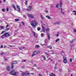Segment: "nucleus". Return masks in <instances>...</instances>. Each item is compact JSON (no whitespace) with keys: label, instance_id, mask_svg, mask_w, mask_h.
Here are the masks:
<instances>
[{"label":"nucleus","instance_id":"nucleus-1","mask_svg":"<svg viewBox=\"0 0 76 76\" xmlns=\"http://www.w3.org/2000/svg\"><path fill=\"white\" fill-rule=\"evenodd\" d=\"M31 24L33 27L35 28L36 26L38 24V22H37V20H34L31 21Z\"/></svg>","mask_w":76,"mask_h":76},{"label":"nucleus","instance_id":"nucleus-2","mask_svg":"<svg viewBox=\"0 0 76 76\" xmlns=\"http://www.w3.org/2000/svg\"><path fill=\"white\" fill-rule=\"evenodd\" d=\"M18 72H15V70H13L10 72L11 75H13V76H16V75H18Z\"/></svg>","mask_w":76,"mask_h":76},{"label":"nucleus","instance_id":"nucleus-3","mask_svg":"<svg viewBox=\"0 0 76 76\" xmlns=\"http://www.w3.org/2000/svg\"><path fill=\"white\" fill-rule=\"evenodd\" d=\"M27 15L28 17H29V18H30L32 19H34V15L32 14H27Z\"/></svg>","mask_w":76,"mask_h":76},{"label":"nucleus","instance_id":"nucleus-4","mask_svg":"<svg viewBox=\"0 0 76 76\" xmlns=\"http://www.w3.org/2000/svg\"><path fill=\"white\" fill-rule=\"evenodd\" d=\"M64 61L63 62L64 63L66 64L67 63V59L66 58V57H64Z\"/></svg>","mask_w":76,"mask_h":76},{"label":"nucleus","instance_id":"nucleus-5","mask_svg":"<svg viewBox=\"0 0 76 76\" xmlns=\"http://www.w3.org/2000/svg\"><path fill=\"white\" fill-rule=\"evenodd\" d=\"M39 52H37L36 51H35L33 52V54L32 55V56L33 57L35 55H37V54H39Z\"/></svg>","mask_w":76,"mask_h":76},{"label":"nucleus","instance_id":"nucleus-6","mask_svg":"<svg viewBox=\"0 0 76 76\" xmlns=\"http://www.w3.org/2000/svg\"><path fill=\"white\" fill-rule=\"evenodd\" d=\"M32 6H29L28 9H26V10L27 11H31L32 10Z\"/></svg>","mask_w":76,"mask_h":76},{"label":"nucleus","instance_id":"nucleus-7","mask_svg":"<svg viewBox=\"0 0 76 76\" xmlns=\"http://www.w3.org/2000/svg\"><path fill=\"white\" fill-rule=\"evenodd\" d=\"M4 34L6 37L10 36V34L9 32L6 33H5Z\"/></svg>","mask_w":76,"mask_h":76},{"label":"nucleus","instance_id":"nucleus-8","mask_svg":"<svg viewBox=\"0 0 76 76\" xmlns=\"http://www.w3.org/2000/svg\"><path fill=\"white\" fill-rule=\"evenodd\" d=\"M32 33L34 35V37H36V38H37V36L38 35V34H37L36 33H35L34 32H33Z\"/></svg>","mask_w":76,"mask_h":76},{"label":"nucleus","instance_id":"nucleus-9","mask_svg":"<svg viewBox=\"0 0 76 76\" xmlns=\"http://www.w3.org/2000/svg\"><path fill=\"white\" fill-rule=\"evenodd\" d=\"M17 11L18 12H20V7L18 5H17Z\"/></svg>","mask_w":76,"mask_h":76},{"label":"nucleus","instance_id":"nucleus-10","mask_svg":"<svg viewBox=\"0 0 76 76\" xmlns=\"http://www.w3.org/2000/svg\"><path fill=\"white\" fill-rule=\"evenodd\" d=\"M29 73H23L22 74V75H29Z\"/></svg>","mask_w":76,"mask_h":76},{"label":"nucleus","instance_id":"nucleus-11","mask_svg":"<svg viewBox=\"0 0 76 76\" xmlns=\"http://www.w3.org/2000/svg\"><path fill=\"white\" fill-rule=\"evenodd\" d=\"M42 31L43 32H45L46 29H45V28L43 27V26H42Z\"/></svg>","mask_w":76,"mask_h":76},{"label":"nucleus","instance_id":"nucleus-12","mask_svg":"<svg viewBox=\"0 0 76 76\" xmlns=\"http://www.w3.org/2000/svg\"><path fill=\"white\" fill-rule=\"evenodd\" d=\"M12 7H13V9H14L15 10H16V7H15V6L14 5V4H12Z\"/></svg>","mask_w":76,"mask_h":76},{"label":"nucleus","instance_id":"nucleus-13","mask_svg":"<svg viewBox=\"0 0 76 76\" xmlns=\"http://www.w3.org/2000/svg\"><path fill=\"white\" fill-rule=\"evenodd\" d=\"M47 37H48V39L50 40V34L48 33H47Z\"/></svg>","mask_w":76,"mask_h":76},{"label":"nucleus","instance_id":"nucleus-14","mask_svg":"<svg viewBox=\"0 0 76 76\" xmlns=\"http://www.w3.org/2000/svg\"><path fill=\"white\" fill-rule=\"evenodd\" d=\"M40 18L42 20H44L45 18L44 17H43L42 15H40Z\"/></svg>","mask_w":76,"mask_h":76},{"label":"nucleus","instance_id":"nucleus-15","mask_svg":"<svg viewBox=\"0 0 76 76\" xmlns=\"http://www.w3.org/2000/svg\"><path fill=\"white\" fill-rule=\"evenodd\" d=\"M7 71H10V68L9 66H7Z\"/></svg>","mask_w":76,"mask_h":76},{"label":"nucleus","instance_id":"nucleus-16","mask_svg":"<svg viewBox=\"0 0 76 76\" xmlns=\"http://www.w3.org/2000/svg\"><path fill=\"white\" fill-rule=\"evenodd\" d=\"M17 63H17V62L15 61L12 62V64H17Z\"/></svg>","mask_w":76,"mask_h":76},{"label":"nucleus","instance_id":"nucleus-17","mask_svg":"<svg viewBox=\"0 0 76 76\" xmlns=\"http://www.w3.org/2000/svg\"><path fill=\"white\" fill-rule=\"evenodd\" d=\"M0 28L1 29H4V27L3 26H0Z\"/></svg>","mask_w":76,"mask_h":76},{"label":"nucleus","instance_id":"nucleus-18","mask_svg":"<svg viewBox=\"0 0 76 76\" xmlns=\"http://www.w3.org/2000/svg\"><path fill=\"white\" fill-rule=\"evenodd\" d=\"M46 18H48V19H51V17H50L49 16H46Z\"/></svg>","mask_w":76,"mask_h":76},{"label":"nucleus","instance_id":"nucleus-19","mask_svg":"<svg viewBox=\"0 0 76 76\" xmlns=\"http://www.w3.org/2000/svg\"><path fill=\"white\" fill-rule=\"evenodd\" d=\"M59 6L60 7H61L62 6V2H60V4L59 5Z\"/></svg>","mask_w":76,"mask_h":76},{"label":"nucleus","instance_id":"nucleus-20","mask_svg":"<svg viewBox=\"0 0 76 76\" xmlns=\"http://www.w3.org/2000/svg\"><path fill=\"white\" fill-rule=\"evenodd\" d=\"M5 37H6L5 36V34H4L2 36L1 38H2L3 39V38H4Z\"/></svg>","mask_w":76,"mask_h":76},{"label":"nucleus","instance_id":"nucleus-21","mask_svg":"<svg viewBox=\"0 0 76 76\" xmlns=\"http://www.w3.org/2000/svg\"><path fill=\"white\" fill-rule=\"evenodd\" d=\"M47 47L48 48H50V49H52V47L51 46H47Z\"/></svg>","mask_w":76,"mask_h":76},{"label":"nucleus","instance_id":"nucleus-22","mask_svg":"<svg viewBox=\"0 0 76 76\" xmlns=\"http://www.w3.org/2000/svg\"><path fill=\"white\" fill-rule=\"evenodd\" d=\"M50 76H56L55 75L53 74V73H52L51 74H50Z\"/></svg>","mask_w":76,"mask_h":76},{"label":"nucleus","instance_id":"nucleus-23","mask_svg":"<svg viewBox=\"0 0 76 76\" xmlns=\"http://www.w3.org/2000/svg\"><path fill=\"white\" fill-rule=\"evenodd\" d=\"M59 40H60V39H57L56 40V42H58Z\"/></svg>","mask_w":76,"mask_h":76},{"label":"nucleus","instance_id":"nucleus-24","mask_svg":"<svg viewBox=\"0 0 76 76\" xmlns=\"http://www.w3.org/2000/svg\"><path fill=\"white\" fill-rule=\"evenodd\" d=\"M36 48H38L39 47V45H36L35 46Z\"/></svg>","mask_w":76,"mask_h":76},{"label":"nucleus","instance_id":"nucleus-25","mask_svg":"<svg viewBox=\"0 0 76 76\" xmlns=\"http://www.w3.org/2000/svg\"><path fill=\"white\" fill-rule=\"evenodd\" d=\"M27 4H28V1H26L25 2V4H26V5H27Z\"/></svg>","mask_w":76,"mask_h":76},{"label":"nucleus","instance_id":"nucleus-26","mask_svg":"<svg viewBox=\"0 0 76 76\" xmlns=\"http://www.w3.org/2000/svg\"><path fill=\"white\" fill-rule=\"evenodd\" d=\"M44 34H43L42 33L41 34V36L42 37H44Z\"/></svg>","mask_w":76,"mask_h":76},{"label":"nucleus","instance_id":"nucleus-27","mask_svg":"<svg viewBox=\"0 0 76 76\" xmlns=\"http://www.w3.org/2000/svg\"><path fill=\"white\" fill-rule=\"evenodd\" d=\"M42 56L43 57L44 60H46L45 57V56Z\"/></svg>","mask_w":76,"mask_h":76},{"label":"nucleus","instance_id":"nucleus-28","mask_svg":"<svg viewBox=\"0 0 76 76\" xmlns=\"http://www.w3.org/2000/svg\"><path fill=\"white\" fill-rule=\"evenodd\" d=\"M50 28H47V29H46V31H50Z\"/></svg>","mask_w":76,"mask_h":76},{"label":"nucleus","instance_id":"nucleus-29","mask_svg":"<svg viewBox=\"0 0 76 76\" xmlns=\"http://www.w3.org/2000/svg\"><path fill=\"white\" fill-rule=\"evenodd\" d=\"M60 10H61V13H63V14H64V12H62V8H60L59 9Z\"/></svg>","mask_w":76,"mask_h":76},{"label":"nucleus","instance_id":"nucleus-30","mask_svg":"<svg viewBox=\"0 0 76 76\" xmlns=\"http://www.w3.org/2000/svg\"><path fill=\"white\" fill-rule=\"evenodd\" d=\"M41 30V28L39 27H38L37 28V30L38 31H40V30Z\"/></svg>","mask_w":76,"mask_h":76},{"label":"nucleus","instance_id":"nucleus-31","mask_svg":"<svg viewBox=\"0 0 76 76\" xmlns=\"http://www.w3.org/2000/svg\"><path fill=\"white\" fill-rule=\"evenodd\" d=\"M75 41V40H73L71 41H70V42L71 43H73V42H74Z\"/></svg>","mask_w":76,"mask_h":76},{"label":"nucleus","instance_id":"nucleus-32","mask_svg":"<svg viewBox=\"0 0 76 76\" xmlns=\"http://www.w3.org/2000/svg\"><path fill=\"white\" fill-rule=\"evenodd\" d=\"M25 48V47H23V48H20V50H22V49H23V48Z\"/></svg>","mask_w":76,"mask_h":76},{"label":"nucleus","instance_id":"nucleus-33","mask_svg":"<svg viewBox=\"0 0 76 76\" xmlns=\"http://www.w3.org/2000/svg\"><path fill=\"white\" fill-rule=\"evenodd\" d=\"M70 62H72V58H71L70 59Z\"/></svg>","mask_w":76,"mask_h":76},{"label":"nucleus","instance_id":"nucleus-34","mask_svg":"<svg viewBox=\"0 0 76 76\" xmlns=\"http://www.w3.org/2000/svg\"><path fill=\"white\" fill-rule=\"evenodd\" d=\"M2 12H4L5 11V10H4V9H3L2 10Z\"/></svg>","mask_w":76,"mask_h":76},{"label":"nucleus","instance_id":"nucleus-35","mask_svg":"<svg viewBox=\"0 0 76 76\" xmlns=\"http://www.w3.org/2000/svg\"><path fill=\"white\" fill-rule=\"evenodd\" d=\"M58 4L56 5V7L57 8H58Z\"/></svg>","mask_w":76,"mask_h":76},{"label":"nucleus","instance_id":"nucleus-36","mask_svg":"<svg viewBox=\"0 0 76 76\" xmlns=\"http://www.w3.org/2000/svg\"><path fill=\"white\" fill-rule=\"evenodd\" d=\"M54 69H57V67L55 66L54 67Z\"/></svg>","mask_w":76,"mask_h":76},{"label":"nucleus","instance_id":"nucleus-37","mask_svg":"<svg viewBox=\"0 0 76 76\" xmlns=\"http://www.w3.org/2000/svg\"><path fill=\"white\" fill-rule=\"evenodd\" d=\"M33 65H34V67H36V66H37V64H34Z\"/></svg>","mask_w":76,"mask_h":76},{"label":"nucleus","instance_id":"nucleus-38","mask_svg":"<svg viewBox=\"0 0 76 76\" xmlns=\"http://www.w3.org/2000/svg\"><path fill=\"white\" fill-rule=\"evenodd\" d=\"M4 54V52H2L1 53V55H3Z\"/></svg>","mask_w":76,"mask_h":76},{"label":"nucleus","instance_id":"nucleus-39","mask_svg":"<svg viewBox=\"0 0 76 76\" xmlns=\"http://www.w3.org/2000/svg\"><path fill=\"white\" fill-rule=\"evenodd\" d=\"M56 24H58V25H59V24H60V23H59L58 22H57L56 23Z\"/></svg>","mask_w":76,"mask_h":76},{"label":"nucleus","instance_id":"nucleus-40","mask_svg":"<svg viewBox=\"0 0 76 76\" xmlns=\"http://www.w3.org/2000/svg\"><path fill=\"white\" fill-rule=\"evenodd\" d=\"M19 20V19H15V21H18Z\"/></svg>","mask_w":76,"mask_h":76},{"label":"nucleus","instance_id":"nucleus-41","mask_svg":"<svg viewBox=\"0 0 76 76\" xmlns=\"http://www.w3.org/2000/svg\"><path fill=\"white\" fill-rule=\"evenodd\" d=\"M14 67V66H13V65H12L11 66V68H12V69H13V68Z\"/></svg>","mask_w":76,"mask_h":76},{"label":"nucleus","instance_id":"nucleus-42","mask_svg":"<svg viewBox=\"0 0 76 76\" xmlns=\"http://www.w3.org/2000/svg\"><path fill=\"white\" fill-rule=\"evenodd\" d=\"M6 31H8V30H9V28H7L6 29Z\"/></svg>","mask_w":76,"mask_h":76},{"label":"nucleus","instance_id":"nucleus-43","mask_svg":"<svg viewBox=\"0 0 76 76\" xmlns=\"http://www.w3.org/2000/svg\"><path fill=\"white\" fill-rule=\"evenodd\" d=\"M4 32H5V31H2L1 32V34H3Z\"/></svg>","mask_w":76,"mask_h":76},{"label":"nucleus","instance_id":"nucleus-44","mask_svg":"<svg viewBox=\"0 0 76 76\" xmlns=\"http://www.w3.org/2000/svg\"><path fill=\"white\" fill-rule=\"evenodd\" d=\"M45 43H46L47 42V39H45Z\"/></svg>","mask_w":76,"mask_h":76},{"label":"nucleus","instance_id":"nucleus-45","mask_svg":"<svg viewBox=\"0 0 76 76\" xmlns=\"http://www.w3.org/2000/svg\"><path fill=\"white\" fill-rule=\"evenodd\" d=\"M23 17L24 18H26V15H24Z\"/></svg>","mask_w":76,"mask_h":76},{"label":"nucleus","instance_id":"nucleus-46","mask_svg":"<svg viewBox=\"0 0 76 76\" xmlns=\"http://www.w3.org/2000/svg\"><path fill=\"white\" fill-rule=\"evenodd\" d=\"M22 23L23 25H24L25 23H23V22H22Z\"/></svg>","mask_w":76,"mask_h":76},{"label":"nucleus","instance_id":"nucleus-47","mask_svg":"<svg viewBox=\"0 0 76 76\" xmlns=\"http://www.w3.org/2000/svg\"><path fill=\"white\" fill-rule=\"evenodd\" d=\"M4 60H5V61H7V59L6 58H5Z\"/></svg>","mask_w":76,"mask_h":76},{"label":"nucleus","instance_id":"nucleus-48","mask_svg":"<svg viewBox=\"0 0 76 76\" xmlns=\"http://www.w3.org/2000/svg\"><path fill=\"white\" fill-rule=\"evenodd\" d=\"M8 26H9V25L8 24H7L6 26V28H7V27H8Z\"/></svg>","mask_w":76,"mask_h":76},{"label":"nucleus","instance_id":"nucleus-49","mask_svg":"<svg viewBox=\"0 0 76 76\" xmlns=\"http://www.w3.org/2000/svg\"><path fill=\"white\" fill-rule=\"evenodd\" d=\"M56 36H57V37H58V34H56Z\"/></svg>","mask_w":76,"mask_h":76},{"label":"nucleus","instance_id":"nucleus-50","mask_svg":"<svg viewBox=\"0 0 76 76\" xmlns=\"http://www.w3.org/2000/svg\"><path fill=\"white\" fill-rule=\"evenodd\" d=\"M7 11H9V8H7Z\"/></svg>","mask_w":76,"mask_h":76},{"label":"nucleus","instance_id":"nucleus-51","mask_svg":"<svg viewBox=\"0 0 76 76\" xmlns=\"http://www.w3.org/2000/svg\"><path fill=\"white\" fill-rule=\"evenodd\" d=\"M45 12L46 13H48V11L47 10L45 11Z\"/></svg>","mask_w":76,"mask_h":76},{"label":"nucleus","instance_id":"nucleus-52","mask_svg":"<svg viewBox=\"0 0 76 76\" xmlns=\"http://www.w3.org/2000/svg\"><path fill=\"white\" fill-rule=\"evenodd\" d=\"M31 74L32 75H34V73H31Z\"/></svg>","mask_w":76,"mask_h":76},{"label":"nucleus","instance_id":"nucleus-53","mask_svg":"<svg viewBox=\"0 0 76 76\" xmlns=\"http://www.w3.org/2000/svg\"><path fill=\"white\" fill-rule=\"evenodd\" d=\"M3 45H1V48H3Z\"/></svg>","mask_w":76,"mask_h":76},{"label":"nucleus","instance_id":"nucleus-54","mask_svg":"<svg viewBox=\"0 0 76 76\" xmlns=\"http://www.w3.org/2000/svg\"><path fill=\"white\" fill-rule=\"evenodd\" d=\"M39 76H42V75L40 74L39 75Z\"/></svg>","mask_w":76,"mask_h":76},{"label":"nucleus","instance_id":"nucleus-55","mask_svg":"<svg viewBox=\"0 0 76 76\" xmlns=\"http://www.w3.org/2000/svg\"><path fill=\"white\" fill-rule=\"evenodd\" d=\"M61 70H62L61 69H60V72H61Z\"/></svg>","mask_w":76,"mask_h":76},{"label":"nucleus","instance_id":"nucleus-56","mask_svg":"<svg viewBox=\"0 0 76 76\" xmlns=\"http://www.w3.org/2000/svg\"><path fill=\"white\" fill-rule=\"evenodd\" d=\"M46 54H47V55H48V53H46Z\"/></svg>","mask_w":76,"mask_h":76},{"label":"nucleus","instance_id":"nucleus-57","mask_svg":"<svg viewBox=\"0 0 76 76\" xmlns=\"http://www.w3.org/2000/svg\"><path fill=\"white\" fill-rule=\"evenodd\" d=\"M5 47H6V46H4V48H5Z\"/></svg>","mask_w":76,"mask_h":76},{"label":"nucleus","instance_id":"nucleus-58","mask_svg":"<svg viewBox=\"0 0 76 76\" xmlns=\"http://www.w3.org/2000/svg\"><path fill=\"white\" fill-rule=\"evenodd\" d=\"M49 60H51V58H49Z\"/></svg>","mask_w":76,"mask_h":76},{"label":"nucleus","instance_id":"nucleus-59","mask_svg":"<svg viewBox=\"0 0 76 76\" xmlns=\"http://www.w3.org/2000/svg\"><path fill=\"white\" fill-rule=\"evenodd\" d=\"M25 61H26V60H23V61H24V62H25Z\"/></svg>","mask_w":76,"mask_h":76},{"label":"nucleus","instance_id":"nucleus-60","mask_svg":"<svg viewBox=\"0 0 76 76\" xmlns=\"http://www.w3.org/2000/svg\"><path fill=\"white\" fill-rule=\"evenodd\" d=\"M6 0H4V1H6Z\"/></svg>","mask_w":76,"mask_h":76},{"label":"nucleus","instance_id":"nucleus-61","mask_svg":"<svg viewBox=\"0 0 76 76\" xmlns=\"http://www.w3.org/2000/svg\"><path fill=\"white\" fill-rule=\"evenodd\" d=\"M51 61H53V60L52 59H51V60H50Z\"/></svg>","mask_w":76,"mask_h":76},{"label":"nucleus","instance_id":"nucleus-62","mask_svg":"<svg viewBox=\"0 0 76 76\" xmlns=\"http://www.w3.org/2000/svg\"><path fill=\"white\" fill-rule=\"evenodd\" d=\"M71 76H73V75H72V74H71Z\"/></svg>","mask_w":76,"mask_h":76},{"label":"nucleus","instance_id":"nucleus-63","mask_svg":"<svg viewBox=\"0 0 76 76\" xmlns=\"http://www.w3.org/2000/svg\"><path fill=\"white\" fill-rule=\"evenodd\" d=\"M42 45V46H43V45Z\"/></svg>","mask_w":76,"mask_h":76},{"label":"nucleus","instance_id":"nucleus-64","mask_svg":"<svg viewBox=\"0 0 76 76\" xmlns=\"http://www.w3.org/2000/svg\"><path fill=\"white\" fill-rule=\"evenodd\" d=\"M0 3H1V1L0 2Z\"/></svg>","mask_w":76,"mask_h":76}]
</instances>
